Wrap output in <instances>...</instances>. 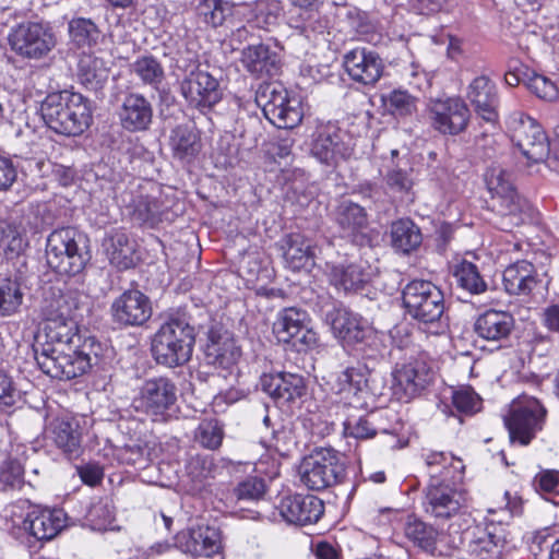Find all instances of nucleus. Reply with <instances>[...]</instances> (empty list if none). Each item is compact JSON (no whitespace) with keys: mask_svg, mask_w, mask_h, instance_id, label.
Listing matches in <instances>:
<instances>
[{"mask_svg":"<svg viewBox=\"0 0 559 559\" xmlns=\"http://www.w3.org/2000/svg\"><path fill=\"white\" fill-rule=\"evenodd\" d=\"M421 240L420 229L412 221L399 219L392 224L391 242L396 250L408 253L417 249Z\"/></svg>","mask_w":559,"mask_h":559,"instance_id":"a18cd8bd","label":"nucleus"},{"mask_svg":"<svg viewBox=\"0 0 559 559\" xmlns=\"http://www.w3.org/2000/svg\"><path fill=\"white\" fill-rule=\"evenodd\" d=\"M343 64L348 76L365 86H373L384 71V62L379 53L366 47H356L346 52Z\"/></svg>","mask_w":559,"mask_h":559,"instance_id":"a211bd4d","label":"nucleus"},{"mask_svg":"<svg viewBox=\"0 0 559 559\" xmlns=\"http://www.w3.org/2000/svg\"><path fill=\"white\" fill-rule=\"evenodd\" d=\"M40 115L51 131L64 136H79L92 123L90 102L68 91L47 95L41 102Z\"/></svg>","mask_w":559,"mask_h":559,"instance_id":"f03ea898","label":"nucleus"},{"mask_svg":"<svg viewBox=\"0 0 559 559\" xmlns=\"http://www.w3.org/2000/svg\"><path fill=\"white\" fill-rule=\"evenodd\" d=\"M281 10L276 0H257L243 7V15L251 26L269 31L278 23Z\"/></svg>","mask_w":559,"mask_h":559,"instance_id":"4c0bfd02","label":"nucleus"},{"mask_svg":"<svg viewBox=\"0 0 559 559\" xmlns=\"http://www.w3.org/2000/svg\"><path fill=\"white\" fill-rule=\"evenodd\" d=\"M452 275L459 288L471 295H480L488 289V284L476 264L462 260L452 267Z\"/></svg>","mask_w":559,"mask_h":559,"instance_id":"ea45409f","label":"nucleus"},{"mask_svg":"<svg viewBox=\"0 0 559 559\" xmlns=\"http://www.w3.org/2000/svg\"><path fill=\"white\" fill-rule=\"evenodd\" d=\"M426 466L429 469V476L432 473L445 475L447 478L462 479L465 466L461 459L451 453L428 451L423 454Z\"/></svg>","mask_w":559,"mask_h":559,"instance_id":"a19ab883","label":"nucleus"},{"mask_svg":"<svg viewBox=\"0 0 559 559\" xmlns=\"http://www.w3.org/2000/svg\"><path fill=\"white\" fill-rule=\"evenodd\" d=\"M388 188L394 192L407 193L413 188V179L409 171L399 167L390 169L385 177Z\"/></svg>","mask_w":559,"mask_h":559,"instance_id":"0e129e2a","label":"nucleus"},{"mask_svg":"<svg viewBox=\"0 0 559 559\" xmlns=\"http://www.w3.org/2000/svg\"><path fill=\"white\" fill-rule=\"evenodd\" d=\"M392 376L394 394L404 402L419 395L433 380L431 367L421 358L396 366Z\"/></svg>","mask_w":559,"mask_h":559,"instance_id":"dca6fc26","label":"nucleus"},{"mask_svg":"<svg viewBox=\"0 0 559 559\" xmlns=\"http://www.w3.org/2000/svg\"><path fill=\"white\" fill-rule=\"evenodd\" d=\"M194 337V329L185 318H169L154 335L153 356L158 364L167 367L183 365L191 357Z\"/></svg>","mask_w":559,"mask_h":559,"instance_id":"7ed1b4c3","label":"nucleus"},{"mask_svg":"<svg viewBox=\"0 0 559 559\" xmlns=\"http://www.w3.org/2000/svg\"><path fill=\"white\" fill-rule=\"evenodd\" d=\"M283 249L285 265L292 271L308 270L314 264L311 241L300 234L288 235Z\"/></svg>","mask_w":559,"mask_h":559,"instance_id":"f704fd0d","label":"nucleus"},{"mask_svg":"<svg viewBox=\"0 0 559 559\" xmlns=\"http://www.w3.org/2000/svg\"><path fill=\"white\" fill-rule=\"evenodd\" d=\"M467 98L484 120L487 122H495L497 120V87L489 78L485 75L475 78L468 85Z\"/></svg>","mask_w":559,"mask_h":559,"instance_id":"393cba45","label":"nucleus"},{"mask_svg":"<svg viewBox=\"0 0 559 559\" xmlns=\"http://www.w3.org/2000/svg\"><path fill=\"white\" fill-rule=\"evenodd\" d=\"M46 433L56 447L69 456H76L81 450L82 433L79 421L69 414L51 417Z\"/></svg>","mask_w":559,"mask_h":559,"instance_id":"5701e85b","label":"nucleus"},{"mask_svg":"<svg viewBox=\"0 0 559 559\" xmlns=\"http://www.w3.org/2000/svg\"><path fill=\"white\" fill-rule=\"evenodd\" d=\"M318 334L309 326V323L305 324V326L294 336V340L290 341L298 352L312 349L318 345Z\"/></svg>","mask_w":559,"mask_h":559,"instance_id":"338daca9","label":"nucleus"},{"mask_svg":"<svg viewBox=\"0 0 559 559\" xmlns=\"http://www.w3.org/2000/svg\"><path fill=\"white\" fill-rule=\"evenodd\" d=\"M234 5L223 0H200L197 5L199 19L211 27L223 25L228 16L233 14Z\"/></svg>","mask_w":559,"mask_h":559,"instance_id":"de8ad7c7","label":"nucleus"},{"mask_svg":"<svg viewBox=\"0 0 559 559\" xmlns=\"http://www.w3.org/2000/svg\"><path fill=\"white\" fill-rule=\"evenodd\" d=\"M514 328L511 313L501 310H487L475 320V333L489 342L507 340Z\"/></svg>","mask_w":559,"mask_h":559,"instance_id":"c85d7f7f","label":"nucleus"},{"mask_svg":"<svg viewBox=\"0 0 559 559\" xmlns=\"http://www.w3.org/2000/svg\"><path fill=\"white\" fill-rule=\"evenodd\" d=\"M174 156L181 162H190L200 151L198 134L188 126H177L170 135Z\"/></svg>","mask_w":559,"mask_h":559,"instance_id":"79ce46f5","label":"nucleus"},{"mask_svg":"<svg viewBox=\"0 0 559 559\" xmlns=\"http://www.w3.org/2000/svg\"><path fill=\"white\" fill-rule=\"evenodd\" d=\"M485 181L497 211L503 216L515 217V224L520 223L526 203L516 193L511 174L499 165H492L485 174Z\"/></svg>","mask_w":559,"mask_h":559,"instance_id":"4468645a","label":"nucleus"},{"mask_svg":"<svg viewBox=\"0 0 559 559\" xmlns=\"http://www.w3.org/2000/svg\"><path fill=\"white\" fill-rule=\"evenodd\" d=\"M277 510L287 523L302 526L317 523L324 512V504L312 495H294L284 497Z\"/></svg>","mask_w":559,"mask_h":559,"instance_id":"412c9836","label":"nucleus"},{"mask_svg":"<svg viewBox=\"0 0 559 559\" xmlns=\"http://www.w3.org/2000/svg\"><path fill=\"white\" fill-rule=\"evenodd\" d=\"M545 417L546 409L535 397L523 396L514 401L504 419L511 442L527 445L536 432L542 430Z\"/></svg>","mask_w":559,"mask_h":559,"instance_id":"ddd939ff","label":"nucleus"},{"mask_svg":"<svg viewBox=\"0 0 559 559\" xmlns=\"http://www.w3.org/2000/svg\"><path fill=\"white\" fill-rule=\"evenodd\" d=\"M114 319L124 325H142L152 316L150 298L138 289L122 293L111 305Z\"/></svg>","mask_w":559,"mask_h":559,"instance_id":"4be33fe9","label":"nucleus"},{"mask_svg":"<svg viewBox=\"0 0 559 559\" xmlns=\"http://www.w3.org/2000/svg\"><path fill=\"white\" fill-rule=\"evenodd\" d=\"M24 468L16 459H8L0 466V484L3 488H20L23 483Z\"/></svg>","mask_w":559,"mask_h":559,"instance_id":"bf43d9fd","label":"nucleus"},{"mask_svg":"<svg viewBox=\"0 0 559 559\" xmlns=\"http://www.w3.org/2000/svg\"><path fill=\"white\" fill-rule=\"evenodd\" d=\"M300 480L311 490H322L341 483L345 476L343 455L332 448H316L304 457Z\"/></svg>","mask_w":559,"mask_h":559,"instance_id":"0eeeda50","label":"nucleus"},{"mask_svg":"<svg viewBox=\"0 0 559 559\" xmlns=\"http://www.w3.org/2000/svg\"><path fill=\"white\" fill-rule=\"evenodd\" d=\"M346 139L347 135L335 124H319L312 134L311 154L323 164H337L352 154V147Z\"/></svg>","mask_w":559,"mask_h":559,"instance_id":"f3484780","label":"nucleus"},{"mask_svg":"<svg viewBox=\"0 0 559 559\" xmlns=\"http://www.w3.org/2000/svg\"><path fill=\"white\" fill-rule=\"evenodd\" d=\"M118 116L126 130L145 131L152 123L153 107L143 95L130 93L123 98Z\"/></svg>","mask_w":559,"mask_h":559,"instance_id":"b1692460","label":"nucleus"},{"mask_svg":"<svg viewBox=\"0 0 559 559\" xmlns=\"http://www.w3.org/2000/svg\"><path fill=\"white\" fill-rule=\"evenodd\" d=\"M504 289L510 295H527L536 285L535 266L525 260L509 265L503 272Z\"/></svg>","mask_w":559,"mask_h":559,"instance_id":"72a5a7b5","label":"nucleus"},{"mask_svg":"<svg viewBox=\"0 0 559 559\" xmlns=\"http://www.w3.org/2000/svg\"><path fill=\"white\" fill-rule=\"evenodd\" d=\"M307 323H310V319L306 311L286 308L277 314L276 321L273 323V332L280 342L290 343Z\"/></svg>","mask_w":559,"mask_h":559,"instance_id":"58836bf2","label":"nucleus"},{"mask_svg":"<svg viewBox=\"0 0 559 559\" xmlns=\"http://www.w3.org/2000/svg\"><path fill=\"white\" fill-rule=\"evenodd\" d=\"M345 432L356 439H368L376 436V429L368 417H348L344 421Z\"/></svg>","mask_w":559,"mask_h":559,"instance_id":"69168bd1","label":"nucleus"},{"mask_svg":"<svg viewBox=\"0 0 559 559\" xmlns=\"http://www.w3.org/2000/svg\"><path fill=\"white\" fill-rule=\"evenodd\" d=\"M261 390L281 406L289 405L306 394L305 379L297 373H264L260 379Z\"/></svg>","mask_w":559,"mask_h":559,"instance_id":"aec40b11","label":"nucleus"},{"mask_svg":"<svg viewBox=\"0 0 559 559\" xmlns=\"http://www.w3.org/2000/svg\"><path fill=\"white\" fill-rule=\"evenodd\" d=\"M204 355L207 365L229 369L240 357V349L229 333H218L211 330Z\"/></svg>","mask_w":559,"mask_h":559,"instance_id":"bb28decb","label":"nucleus"},{"mask_svg":"<svg viewBox=\"0 0 559 559\" xmlns=\"http://www.w3.org/2000/svg\"><path fill=\"white\" fill-rule=\"evenodd\" d=\"M103 57L83 52L78 61V78L91 91L102 88L109 76V66Z\"/></svg>","mask_w":559,"mask_h":559,"instance_id":"473e14b6","label":"nucleus"},{"mask_svg":"<svg viewBox=\"0 0 559 559\" xmlns=\"http://www.w3.org/2000/svg\"><path fill=\"white\" fill-rule=\"evenodd\" d=\"M535 489L542 493L546 500L559 503V472L544 471L534 478Z\"/></svg>","mask_w":559,"mask_h":559,"instance_id":"4d7b16f0","label":"nucleus"},{"mask_svg":"<svg viewBox=\"0 0 559 559\" xmlns=\"http://www.w3.org/2000/svg\"><path fill=\"white\" fill-rule=\"evenodd\" d=\"M404 534L415 546L426 552L433 554L437 548L438 532L416 516H408L404 525Z\"/></svg>","mask_w":559,"mask_h":559,"instance_id":"37998d69","label":"nucleus"},{"mask_svg":"<svg viewBox=\"0 0 559 559\" xmlns=\"http://www.w3.org/2000/svg\"><path fill=\"white\" fill-rule=\"evenodd\" d=\"M289 94L287 90L277 82L264 83L259 86L255 92V103L262 108L266 119L280 117L281 112H276L281 102H287Z\"/></svg>","mask_w":559,"mask_h":559,"instance_id":"c03bdc74","label":"nucleus"},{"mask_svg":"<svg viewBox=\"0 0 559 559\" xmlns=\"http://www.w3.org/2000/svg\"><path fill=\"white\" fill-rule=\"evenodd\" d=\"M28 247L25 227L12 219L0 221V255L19 257Z\"/></svg>","mask_w":559,"mask_h":559,"instance_id":"e433bc0d","label":"nucleus"},{"mask_svg":"<svg viewBox=\"0 0 559 559\" xmlns=\"http://www.w3.org/2000/svg\"><path fill=\"white\" fill-rule=\"evenodd\" d=\"M265 491L262 479L249 477L239 483L233 490V496L237 501H255L259 500Z\"/></svg>","mask_w":559,"mask_h":559,"instance_id":"680f3d73","label":"nucleus"},{"mask_svg":"<svg viewBox=\"0 0 559 559\" xmlns=\"http://www.w3.org/2000/svg\"><path fill=\"white\" fill-rule=\"evenodd\" d=\"M403 306L412 318L423 323H433L444 312V297L441 289L425 280H414L402 292Z\"/></svg>","mask_w":559,"mask_h":559,"instance_id":"6e6552de","label":"nucleus"},{"mask_svg":"<svg viewBox=\"0 0 559 559\" xmlns=\"http://www.w3.org/2000/svg\"><path fill=\"white\" fill-rule=\"evenodd\" d=\"M71 40L79 47L95 45L100 36L97 25L90 19L75 17L68 24Z\"/></svg>","mask_w":559,"mask_h":559,"instance_id":"3c124183","label":"nucleus"},{"mask_svg":"<svg viewBox=\"0 0 559 559\" xmlns=\"http://www.w3.org/2000/svg\"><path fill=\"white\" fill-rule=\"evenodd\" d=\"M452 405L462 414L472 415L481 407V399L471 386L452 390Z\"/></svg>","mask_w":559,"mask_h":559,"instance_id":"6e6d98bb","label":"nucleus"},{"mask_svg":"<svg viewBox=\"0 0 559 559\" xmlns=\"http://www.w3.org/2000/svg\"><path fill=\"white\" fill-rule=\"evenodd\" d=\"M241 62L246 70L258 78L273 76L280 70V58L265 45H252L242 50Z\"/></svg>","mask_w":559,"mask_h":559,"instance_id":"2f4dec72","label":"nucleus"},{"mask_svg":"<svg viewBox=\"0 0 559 559\" xmlns=\"http://www.w3.org/2000/svg\"><path fill=\"white\" fill-rule=\"evenodd\" d=\"M134 214L144 223H155L158 219V206L154 200L141 198L135 205Z\"/></svg>","mask_w":559,"mask_h":559,"instance_id":"774afa93","label":"nucleus"},{"mask_svg":"<svg viewBox=\"0 0 559 559\" xmlns=\"http://www.w3.org/2000/svg\"><path fill=\"white\" fill-rule=\"evenodd\" d=\"M334 216L343 237L353 241L364 237V230L368 226V215L362 206L348 200L342 201Z\"/></svg>","mask_w":559,"mask_h":559,"instance_id":"7c9ffc66","label":"nucleus"},{"mask_svg":"<svg viewBox=\"0 0 559 559\" xmlns=\"http://www.w3.org/2000/svg\"><path fill=\"white\" fill-rule=\"evenodd\" d=\"M109 263L118 270H128L136 263L135 241L122 230H112L103 240Z\"/></svg>","mask_w":559,"mask_h":559,"instance_id":"cd10ccee","label":"nucleus"},{"mask_svg":"<svg viewBox=\"0 0 559 559\" xmlns=\"http://www.w3.org/2000/svg\"><path fill=\"white\" fill-rule=\"evenodd\" d=\"M8 40L16 55L35 60L46 57L57 44L55 34L47 24L29 21L12 28Z\"/></svg>","mask_w":559,"mask_h":559,"instance_id":"f8f14e48","label":"nucleus"},{"mask_svg":"<svg viewBox=\"0 0 559 559\" xmlns=\"http://www.w3.org/2000/svg\"><path fill=\"white\" fill-rule=\"evenodd\" d=\"M512 142L528 162L542 163L549 155V142L540 124L521 111H513L507 120Z\"/></svg>","mask_w":559,"mask_h":559,"instance_id":"1a4fd4ad","label":"nucleus"},{"mask_svg":"<svg viewBox=\"0 0 559 559\" xmlns=\"http://www.w3.org/2000/svg\"><path fill=\"white\" fill-rule=\"evenodd\" d=\"M66 521L61 509H36L27 514L24 528L38 540H50L66 526Z\"/></svg>","mask_w":559,"mask_h":559,"instance_id":"a878e982","label":"nucleus"},{"mask_svg":"<svg viewBox=\"0 0 559 559\" xmlns=\"http://www.w3.org/2000/svg\"><path fill=\"white\" fill-rule=\"evenodd\" d=\"M337 385V393L344 395V400L352 404L356 399L359 403L368 386L367 373L360 368L348 367L338 374Z\"/></svg>","mask_w":559,"mask_h":559,"instance_id":"49530a36","label":"nucleus"},{"mask_svg":"<svg viewBox=\"0 0 559 559\" xmlns=\"http://www.w3.org/2000/svg\"><path fill=\"white\" fill-rule=\"evenodd\" d=\"M431 127L445 135H456L466 130L471 112L459 97L431 99L428 105Z\"/></svg>","mask_w":559,"mask_h":559,"instance_id":"2eb2a0df","label":"nucleus"},{"mask_svg":"<svg viewBox=\"0 0 559 559\" xmlns=\"http://www.w3.org/2000/svg\"><path fill=\"white\" fill-rule=\"evenodd\" d=\"M21 401V391L16 388L12 378L0 368V409L5 411L15 406Z\"/></svg>","mask_w":559,"mask_h":559,"instance_id":"e2e57ef3","label":"nucleus"},{"mask_svg":"<svg viewBox=\"0 0 559 559\" xmlns=\"http://www.w3.org/2000/svg\"><path fill=\"white\" fill-rule=\"evenodd\" d=\"M81 294L75 289L51 292L45 299L43 314L47 321L45 343L36 340L33 346L40 370L51 378L71 380L84 374L97 361L93 341H86L82 348L72 349L78 332L76 312Z\"/></svg>","mask_w":559,"mask_h":559,"instance_id":"f257e3e1","label":"nucleus"},{"mask_svg":"<svg viewBox=\"0 0 559 559\" xmlns=\"http://www.w3.org/2000/svg\"><path fill=\"white\" fill-rule=\"evenodd\" d=\"M504 542L491 533H486L473 540L468 546L475 559H500Z\"/></svg>","mask_w":559,"mask_h":559,"instance_id":"603ef678","label":"nucleus"},{"mask_svg":"<svg viewBox=\"0 0 559 559\" xmlns=\"http://www.w3.org/2000/svg\"><path fill=\"white\" fill-rule=\"evenodd\" d=\"M131 72L135 74L143 84L157 88L164 81L165 72L160 62L152 56L138 58L131 64Z\"/></svg>","mask_w":559,"mask_h":559,"instance_id":"09e8293b","label":"nucleus"},{"mask_svg":"<svg viewBox=\"0 0 559 559\" xmlns=\"http://www.w3.org/2000/svg\"><path fill=\"white\" fill-rule=\"evenodd\" d=\"M457 478L431 474L425 488L423 508L425 512L439 521L452 519L468 507V493Z\"/></svg>","mask_w":559,"mask_h":559,"instance_id":"39448f33","label":"nucleus"},{"mask_svg":"<svg viewBox=\"0 0 559 559\" xmlns=\"http://www.w3.org/2000/svg\"><path fill=\"white\" fill-rule=\"evenodd\" d=\"M46 260L58 274L81 273L88 261L84 237L70 227L53 230L47 238Z\"/></svg>","mask_w":559,"mask_h":559,"instance_id":"20e7f679","label":"nucleus"},{"mask_svg":"<svg viewBox=\"0 0 559 559\" xmlns=\"http://www.w3.org/2000/svg\"><path fill=\"white\" fill-rule=\"evenodd\" d=\"M177 401V386L167 377H155L146 380L133 400L136 411L150 416L153 421H166L168 412Z\"/></svg>","mask_w":559,"mask_h":559,"instance_id":"9d476101","label":"nucleus"},{"mask_svg":"<svg viewBox=\"0 0 559 559\" xmlns=\"http://www.w3.org/2000/svg\"><path fill=\"white\" fill-rule=\"evenodd\" d=\"M23 294L20 284L15 280L3 278L0 281V314L11 316L22 305Z\"/></svg>","mask_w":559,"mask_h":559,"instance_id":"864d4df0","label":"nucleus"},{"mask_svg":"<svg viewBox=\"0 0 559 559\" xmlns=\"http://www.w3.org/2000/svg\"><path fill=\"white\" fill-rule=\"evenodd\" d=\"M175 546L193 557L213 558L223 551L221 532L212 526H198L178 533Z\"/></svg>","mask_w":559,"mask_h":559,"instance_id":"6ab92c4d","label":"nucleus"},{"mask_svg":"<svg viewBox=\"0 0 559 559\" xmlns=\"http://www.w3.org/2000/svg\"><path fill=\"white\" fill-rule=\"evenodd\" d=\"M224 425L216 418L203 419L194 432V440L203 448L216 450L224 439Z\"/></svg>","mask_w":559,"mask_h":559,"instance_id":"8fccbe9b","label":"nucleus"},{"mask_svg":"<svg viewBox=\"0 0 559 559\" xmlns=\"http://www.w3.org/2000/svg\"><path fill=\"white\" fill-rule=\"evenodd\" d=\"M326 321L333 335L344 348H353L366 353L372 346L377 336L368 323L357 313L345 308H336L326 313Z\"/></svg>","mask_w":559,"mask_h":559,"instance_id":"9b49d317","label":"nucleus"},{"mask_svg":"<svg viewBox=\"0 0 559 559\" xmlns=\"http://www.w3.org/2000/svg\"><path fill=\"white\" fill-rule=\"evenodd\" d=\"M526 87L538 98L551 102L558 97V88L548 78L534 72L530 75L526 74Z\"/></svg>","mask_w":559,"mask_h":559,"instance_id":"13d9d810","label":"nucleus"},{"mask_svg":"<svg viewBox=\"0 0 559 559\" xmlns=\"http://www.w3.org/2000/svg\"><path fill=\"white\" fill-rule=\"evenodd\" d=\"M195 56L177 61V67L186 72L180 82V93L188 104L198 109H210L221 102L223 90L218 80L199 68Z\"/></svg>","mask_w":559,"mask_h":559,"instance_id":"423d86ee","label":"nucleus"},{"mask_svg":"<svg viewBox=\"0 0 559 559\" xmlns=\"http://www.w3.org/2000/svg\"><path fill=\"white\" fill-rule=\"evenodd\" d=\"M388 104L393 114L399 116H409L417 109V98L402 90L392 91Z\"/></svg>","mask_w":559,"mask_h":559,"instance_id":"052dcab7","label":"nucleus"},{"mask_svg":"<svg viewBox=\"0 0 559 559\" xmlns=\"http://www.w3.org/2000/svg\"><path fill=\"white\" fill-rule=\"evenodd\" d=\"M160 451L159 443L151 437L145 441L126 444L117 450L116 456L122 464L144 468L159 457Z\"/></svg>","mask_w":559,"mask_h":559,"instance_id":"c9c22d12","label":"nucleus"},{"mask_svg":"<svg viewBox=\"0 0 559 559\" xmlns=\"http://www.w3.org/2000/svg\"><path fill=\"white\" fill-rule=\"evenodd\" d=\"M370 276V267L365 261L333 264L329 272L331 284L344 292L360 289L369 282Z\"/></svg>","mask_w":559,"mask_h":559,"instance_id":"c756f323","label":"nucleus"},{"mask_svg":"<svg viewBox=\"0 0 559 559\" xmlns=\"http://www.w3.org/2000/svg\"><path fill=\"white\" fill-rule=\"evenodd\" d=\"M276 112L280 117L267 119L273 126L280 129H293L298 126L302 119L300 103L296 98H287V102H281Z\"/></svg>","mask_w":559,"mask_h":559,"instance_id":"5fc2aeb1","label":"nucleus"}]
</instances>
